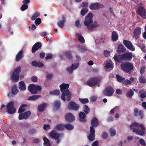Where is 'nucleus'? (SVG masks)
<instances>
[{
    "label": "nucleus",
    "instance_id": "20e7f679",
    "mask_svg": "<svg viewBox=\"0 0 146 146\" xmlns=\"http://www.w3.org/2000/svg\"><path fill=\"white\" fill-rule=\"evenodd\" d=\"M69 86V84H68L62 83L60 85V91L62 92L61 96V99L64 101L66 100L65 96H67L66 100L70 101L71 99V94L69 92L68 89H67Z\"/></svg>",
    "mask_w": 146,
    "mask_h": 146
},
{
    "label": "nucleus",
    "instance_id": "4468645a",
    "mask_svg": "<svg viewBox=\"0 0 146 146\" xmlns=\"http://www.w3.org/2000/svg\"><path fill=\"white\" fill-rule=\"evenodd\" d=\"M121 69L124 71L128 72L133 68V64H121Z\"/></svg>",
    "mask_w": 146,
    "mask_h": 146
},
{
    "label": "nucleus",
    "instance_id": "72a5a7b5",
    "mask_svg": "<svg viewBox=\"0 0 146 146\" xmlns=\"http://www.w3.org/2000/svg\"><path fill=\"white\" fill-rule=\"evenodd\" d=\"M44 141V144L45 146H50V144L49 140L46 137H44L43 138Z\"/></svg>",
    "mask_w": 146,
    "mask_h": 146
},
{
    "label": "nucleus",
    "instance_id": "c756f323",
    "mask_svg": "<svg viewBox=\"0 0 146 146\" xmlns=\"http://www.w3.org/2000/svg\"><path fill=\"white\" fill-rule=\"evenodd\" d=\"M23 51H20L17 54L16 58V60L17 61H19L22 57L23 56Z\"/></svg>",
    "mask_w": 146,
    "mask_h": 146
},
{
    "label": "nucleus",
    "instance_id": "c85d7f7f",
    "mask_svg": "<svg viewBox=\"0 0 146 146\" xmlns=\"http://www.w3.org/2000/svg\"><path fill=\"white\" fill-rule=\"evenodd\" d=\"M60 102L59 101L56 100L53 103V107L56 109H58L60 107Z\"/></svg>",
    "mask_w": 146,
    "mask_h": 146
},
{
    "label": "nucleus",
    "instance_id": "4be33fe9",
    "mask_svg": "<svg viewBox=\"0 0 146 146\" xmlns=\"http://www.w3.org/2000/svg\"><path fill=\"white\" fill-rule=\"evenodd\" d=\"M41 46V44L40 42H37L33 46L32 51L34 53Z\"/></svg>",
    "mask_w": 146,
    "mask_h": 146
},
{
    "label": "nucleus",
    "instance_id": "39448f33",
    "mask_svg": "<svg viewBox=\"0 0 146 146\" xmlns=\"http://www.w3.org/2000/svg\"><path fill=\"white\" fill-rule=\"evenodd\" d=\"M55 130H52L49 133V136L52 138L56 140L57 143H59L60 142L59 139L60 136H63L62 134H59L55 131H61L64 129V125L60 124L57 125L54 127Z\"/></svg>",
    "mask_w": 146,
    "mask_h": 146
},
{
    "label": "nucleus",
    "instance_id": "f257e3e1",
    "mask_svg": "<svg viewBox=\"0 0 146 146\" xmlns=\"http://www.w3.org/2000/svg\"><path fill=\"white\" fill-rule=\"evenodd\" d=\"M93 15L92 13H89L86 17L84 24L87 27L89 30L93 31L99 27V24L96 21L93 23L92 19Z\"/></svg>",
    "mask_w": 146,
    "mask_h": 146
},
{
    "label": "nucleus",
    "instance_id": "2f4dec72",
    "mask_svg": "<svg viewBox=\"0 0 146 146\" xmlns=\"http://www.w3.org/2000/svg\"><path fill=\"white\" fill-rule=\"evenodd\" d=\"M116 77L117 81L120 83H123V81L125 80V78L122 77L118 74L116 75Z\"/></svg>",
    "mask_w": 146,
    "mask_h": 146
},
{
    "label": "nucleus",
    "instance_id": "5701e85b",
    "mask_svg": "<svg viewBox=\"0 0 146 146\" xmlns=\"http://www.w3.org/2000/svg\"><path fill=\"white\" fill-rule=\"evenodd\" d=\"M47 106V104L46 103L39 105L38 107V111L40 112L42 111Z\"/></svg>",
    "mask_w": 146,
    "mask_h": 146
},
{
    "label": "nucleus",
    "instance_id": "a18cd8bd",
    "mask_svg": "<svg viewBox=\"0 0 146 146\" xmlns=\"http://www.w3.org/2000/svg\"><path fill=\"white\" fill-rule=\"evenodd\" d=\"M64 21L63 20L61 21H59L58 23V25L60 28H62L64 25Z\"/></svg>",
    "mask_w": 146,
    "mask_h": 146
},
{
    "label": "nucleus",
    "instance_id": "b1692460",
    "mask_svg": "<svg viewBox=\"0 0 146 146\" xmlns=\"http://www.w3.org/2000/svg\"><path fill=\"white\" fill-rule=\"evenodd\" d=\"M19 88L21 91L25 90H26L25 84L24 82L21 81L19 82Z\"/></svg>",
    "mask_w": 146,
    "mask_h": 146
},
{
    "label": "nucleus",
    "instance_id": "774afa93",
    "mask_svg": "<svg viewBox=\"0 0 146 146\" xmlns=\"http://www.w3.org/2000/svg\"><path fill=\"white\" fill-rule=\"evenodd\" d=\"M99 142L98 141H96L92 143V146H99Z\"/></svg>",
    "mask_w": 146,
    "mask_h": 146
},
{
    "label": "nucleus",
    "instance_id": "8fccbe9b",
    "mask_svg": "<svg viewBox=\"0 0 146 146\" xmlns=\"http://www.w3.org/2000/svg\"><path fill=\"white\" fill-rule=\"evenodd\" d=\"M145 66H142L140 69V73L141 75H143L145 72Z\"/></svg>",
    "mask_w": 146,
    "mask_h": 146
},
{
    "label": "nucleus",
    "instance_id": "13d9d810",
    "mask_svg": "<svg viewBox=\"0 0 146 146\" xmlns=\"http://www.w3.org/2000/svg\"><path fill=\"white\" fill-rule=\"evenodd\" d=\"M31 79L32 82H36L37 80V77L35 76H33L32 77Z\"/></svg>",
    "mask_w": 146,
    "mask_h": 146
},
{
    "label": "nucleus",
    "instance_id": "412c9836",
    "mask_svg": "<svg viewBox=\"0 0 146 146\" xmlns=\"http://www.w3.org/2000/svg\"><path fill=\"white\" fill-rule=\"evenodd\" d=\"M79 120L82 122H85L86 121L85 119L86 115L85 113L83 112H80L79 113Z\"/></svg>",
    "mask_w": 146,
    "mask_h": 146
},
{
    "label": "nucleus",
    "instance_id": "393cba45",
    "mask_svg": "<svg viewBox=\"0 0 146 146\" xmlns=\"http://www.w3.org/2000/svg\"><path fill=\"white\" fill-rule=\"evenodd\" d=\"M135 91V89H133V90L130 89L128 91L126 94V96L127 98H131L132 96L134 95V92Z\"/></svg>",
    "mask_w": 146,
    "mask_h": 146
},
{
    "label": "nucleus",
    "instance_id": "6e6552de",
    "mask_svg": "<svg viewBox=\"0 0 146 146\" xmlns=\"http://www.w3.org/2000/svg\"><path fill=\"white\" fill-rule=\"evenodd\" d=\"M21 67H18L15 69L11 76L12 80L14 82H17L19 80V73L21 72Z\"/></svg>",
    "mask_w": 146,
    "mask_h": 146
},
{
    "label": "nucleus",
    "instance_id": "a211bd4d",
    "mask_svg": "<svg viewBox=\"0 0 146 146\" xmlns=\"http://www.w3.org/2000/svg\"><path fill=\"white\" fill-rule=\"evenodd\" d=\"M102 5L97 3H94L91 4L89 6V8L91 10H98L102 7Z\"/></svg>",
    "mask_w": 146,
    "mask_h": 146
},
{
    "label": "nucleus",
    "instance_id": "dca6fc26",
    "mask_svg": "<svg viewBox=\"0 0 146 146\" xmlns=\"http://www.w3.org/2000/svg\"><path fill=\"white\" fill-rule=\"evenodd\" d=\"M123 44L129 50L134 51L135 50V48L133 46L131 42L127 40H124L123 41Z\"/></svg>",
    "mask_w": 146,
    "mask_h": 146
},
{
    "label": "nucleus",
    "instance_id": "a19ab883",
    "mask_svg": "<svg viewBox=\"0 0 146 146\" xmlns=\"http://www.w3.org/2000/svg\"><path fill=\"white\" fill-rule=\"evenodd\" d=\"M110 133L111 136H113L115 135L116 132L115 129L111 128L110 129Z\"/></svg>",
    "mask_w": 146,
    "mask_h": 146
},
{
    "label": "nucleus",
    "instance_id": "de8ad7c7",
    "mask_svg": "<svg viewBox=\"0 0 146 146\" xmlns=\"http://www.w3.org/2000/svg\"><path fill=\"white\" fill-rule=\"evenodd\" d=\"M131 83V82L130 80L126 79L123 81L122 83L125 85H128L130 84Z\"/></svg>",
    "mask_w": 146,
    "mask_h": 146
},
{
    "label": "nucleus",
    "instance_id": "e433bc0d",
    "mask_svg": "<svg viewBox=\"0 0 146 146\" xmlns=\"http://www.w3.org/2000/svg\"><path fill=\"white\" fill-rule=\"evenodd\" d=\"M40 13L38 12H36L34 13L33 15L32 18L31 20H35L39 16Z\"/></svg>",
    "mask_w": 146,
    "mask_h": 146
},
{
    "label": "nucleus",
    "instance_id": "49530a36",
    "mask_svg": "<svg viewBox=\"0 0 146 146\" xmlns=\"http://www.w3.org/2000/svg\"><path fill=\"white\" fill-rule=\"evenodd\" d=\"M28 8V6L27 5L23 4L21 7V9L22 11H24Z\"/></svg>",
    "mask_w": 146,
    "mask_h": 146
},
{
    "label": "nucleus",
    "instance_id": "a878e982",
    "mask_svg": "<svg viewBox=\"0 0 146 146\" xmlns=\"http://www.w3.org/2000/svg\"><path fill=\"white\" fill-rule=\"evenodd\" d=\"M118 38V36L117 33L115 31H113L111 34V38L113 41H117Z\"/></svg>",
    "mask_w": 146,
    "mask_h": 146
},
{
    "label": "nucleus",
    "instance_id": "6e6d98bb",
    "mask_svg": "<svg viewBox=\"0 0 146 146\" xmlns=\"http://www.w3.org/2000/svg\"><path fill=\"white\" fill-rule=\"evenodd\" d=\"M52 56V55L51 54H46L45 57L46 60H48L51 58Z\"/></svg>",
    "mask_w": 146,
    "mask_h": 146
},
{
    "label": "nucleus",
    "instance_id": "052dcab7",
    "mask_svg": "<svg viewBox=\"0 0 146 146\" xmlns=\"http://www.w3.org/2000/svg\"><path fill=\"white\" fill-rule=\"evenodd\" d=\"M26 110V109L23 108H22L20 107L18 111V113H20L25 111Z\"/></svg>",
    "mask_w": 146,
    "mask_h": 146
},
{
    "label": "nucleus",
    "instance_id": "f03ea898",
    "mask_svg": "<svg viewBox=\"0 0 146 146\" xmlns=\"http://www.w3.org/2000/svg\"><path fill=\"white\" fill-rule=\"evenodd\" d=\"M131 129L136 134L143 136L146 133L145 128L144 125L135 122L130 126Z\"/></svg>",
    "mask_w": 146,
    "mask_h": 146
},
{
    "label": "nucleus",
    "instance_id": "0eeeda50",
    "mask_svg": "<svg viewBox=\"0 0 146 146\" xmlns=\"http://www.w3.org/2000/svg\"><path fill=\"white\" fill-rule=\"evenodd\" d=\"M42 87L40 86H36L33 84H31L28 87L29 91L32 94H37L38 91H40L42 89Z\"/></svg>",
    "mask_w": 146,
    "mask_h": 146
},
{
    "label": "nucleus",
    "instance_id": "680f3d73",
    "mask_svg": "<svg viewBox=\"0 0 146 146\" xmlns=\"http://www.w3.org/2000/svg\"><path fill=\"white\" fill-rule=\"evenodd\" d=\"M19 119L20 120H22V119H25L24 115L23 113H21L19 114Z\"/></svg>",
    "mask_w": 146,
    "mask_h": 146
},
{
    "label": "nucleus",
    "instance_id": "cd10ccee",
    "mask_svg": "<svg viewBox=\"0 0 146 146\" xmlns=\"http://www.w3.org/2000/svg\"><path fill=\"white\" fill-rule=\"evenodd\" d=\"M76 36L78 39L82 43H83L84 42V39L81 34L77 33H76Z\"/></svg>",
    "mask_w": 146,
    "mask_h": 146
},
{
    "label": "nucleus",
    "instance_id": "864d4df0",
    "mask_svg": "<svg viewBox=\"0 0 146 146\" xmlns=\"http://www.w3.org/2000/svg\"><path fill=\"white\" fill-rule=\"evenodd\" d=\"M139 142L143 146H145L146 145L145 141L142 139H139Z\"/></svg>",
    "mask_w": 146,
    "mask_h": 146
},
{
    "label": "nucleus",
    "instance_id": "69168bd1",
    "mask_svg": "<svg viewBox=\"0 0 146 146\" xmlns=\"http://www.w3.org/2000/svg\"><path fill=\"white\" fill-rule=\"evenodd\" d=\"M75 24L76 26L78 27H79L80 26V21L78 20H77L75 21Z\"/></svg>",
    "mask_w": 146,
    "mask_h": 146
},
{
    "label": "nucleus",
    "instance_id": "c9c22d12",
    "mask_svg": "<svg viewBox=\"0 0 146 146\" xmlns=\"http://www.w3.org/2000/svg\"><path fill=\"white\" fill-rule=\"evenodd\" d=\"M83 111L86 114H88L90 111V109L87 105H84L83 107Z\"/></svg>",
    "mask_w": 146,
    "mask_h": 146
},
{
    "label": "nucleus",
    "instance_id": "0e129e2a",
    "mask_svg": "<svg viewBox=\"0 0 146 146\" xmlns=\"http://www.w3.org/2000/svg\"><path fill=\"white\" fill-rule=\"evenodd\" d=\"M40 35L42 37L46 36L47 35V33L45 31L41 32L40 33Z\"/></svg>",
    "mask_w": 146,
    "mask_h": 146
},
{
    "label": "nucleus",
    "instance_id": "4d7b16f0",
    "mask_svg": "<svg viewBox=\"0 0 146 146\" xmlns=\"http://www.w3.org/2000/svg\"><path fill=\"white\" fill-rule=\"evenodd\" d=\"M108 136L107 133L105 132L104 133H102V137L103 139H107L108 137Z\"/></svg>",
    "mask_w": 146,
    "mask_h": 146
},
{
    "label": "nucleus",
    "instance_id": "6ab92c4d",
    "mask_svg": "<svg viewBox=\"0 0 146 146\" xmlns=\"http://www.w3.org/2000/svg\"><path fill=\"white\" fill-rule=\"evenodd\" d=\"M141 33V28L137 27L133 31V37L137 39L139 38Z\"/></svg>",
    "mask_w": 146,
    "mask_h": 146
},
{
    "label": "nucleus",
    "instance_id": "f3484780",
    "mask_svg": "<svg viewBox=\"0 0 146 146\" xmlns=\"http://www.w3.org/2000/svg\"><path fill=\"white\" fill-rule=\"evenodd\" d=\"M65 118L66 120L69 122H72L75 120L74 116L72 114L70 113H66L65 116Z\"/></svg>",
    "mask_w": 146,
    "mask_h": 146
},
{
    "label": "nucleus",
    "instance_id": "79ce46f5",
    "mask_svg": "<svg viewBox=\"0 0 146 146\" xmlns=\"http://www.w3.org/2000/svg\"><path fill=\"white\" fill-rule=\"evenodd\" d=\"M64 54L66 55V56L69 59H71L72 58V56L70 52H66L64 53Z\"/></svg>",
    "mask_w": 146,
    "mask_h": 146
},
{
    "label": "nucleus",
    "instance_id": "4c0bfd02",
    "mask_svg": "<svg viewBox=\"0 0 146 146\" xmlns=\"http://www.w3.org/2000/svg\"><path fill=\"white\" fill-rule=\"evenodd\" d=\"M23 114L24 115L25 119H27L30 115L31 112L30 111H28L23 113Z\"/></svg>",
    "mask_w": 146,
    "mask_h": 146
},
{
    "label": "nucleus",
    "instance_id": "603ef678",
    "mask_svg": "<svg viewBox=\"0 0 146 146\" xmlns=\"http://www.w3.org/2000/svg\"><path fill=\"white\" fill-rule=\"evenodd\" d=\"M104 54L105 56L108 57L110 55V52L107 50H105L104 51Z\"/></svg>",
    "mask_w": 146,
    "mask_h": 146
},
{
    "label": "nucleus",
    "instance_id": "f704fd0d",
    "mask_svg": "<svg viewBox=\"0 0 146 146\" xmlns=\"http://www.w3.org/2000/svg\"><path fill=\"white\" fill-rule=\"evenodd\" d=\"M125 48L122 44L119 45L117 47V51L120 52H123L125 51Z\"/></svg>",
    "mask_w": 146,
    "mask_h": 146
},
{
    "label": "nucleus",
    "instance_id": "c03bdc74",
    "mask_svg": "<svg viewBox=\"0 0 146 146\" xmlns=\"http://www.w3.org/2000/svg\"><path fill=\"white\" fill-rule=\"evenodd\" d=\"M139 81L141 83L145 84L146 82V79L143 77L141 76L139 78Z\"/></svg>",
    "mask_w": 146,
    "mask_h": 146
},
{
    "label": "nucleus",
    "instance_id": "2eb2a0df",
    "mask_svg": "<svg viewBox=\"0 0 146 146\" xmlns=\"http://www.w3.org/2000/svg\"><path fill=\"white\" fill-rule=\"evenodd\" d=\"M133 110V115L137 117L139 116L141 119H143L144 117V113L143 110H141L139 111L136 108H135Z\"/></svg>",
    "mask_w": 146,
    "mask_h": 146
},
{
    "label": "nucleus",
    "instance_id": "e2e57ef3",
    "mask_svg": "<svg viewBox=\"0 0 146 146\" xmlns=\"http://www.w3.org/2000/svg\"><path fill=\"white\" fill-rule=\"evenodd\" d=\"M29 28L32 30H34L36 28V26L34 24H32L31 26H29Z\"/></svg>",
    "mask_w": 146,
    "mask_h": 146
},
{
    "label": "nucleus",
    "instance_id": "9b49d317",
    "mask_svg": "<svg viewBox=\"0 0 146 146\" xmlns=\"http://www.w3.org/2000/svg\"><path fill=\"white\" fill-rule=\"evenodd\" d=\"M137 12L142 18L144 19L146 18V11L143 6L142 4L141 3H140Z\"/></svg>",
    "mask_w": 146,
    "mask_h": 146
},
{
    "label": "nucleus",
    "instance_id": "ddd939ff",
    "mask_svg": "<svg viewBox=\"0 0 146 146\" xmlns=\"http://www.w3.org/2000/svg\"><path fill=\"white\" fill-rule=\"evenodd\" d=\"M67 107L69 110L77 111L80 108V105L74 102L71 101L69 103Z\"/></svg>",
    "mask_w": 146,
    "mask_h": 146
},
{
    "label": "nucleus",
    "instance_id": "ea45409f",
    "mask_svg": "<svg viewBox=\"0 0 146 146\" xmlns=\"http://www.w3.org/2000/svg\"><path fill=\"white\" fill-rule=\"evenodd\" d=\"M79 100L82 103L85 104L89 102V100L88 98H79Z\"/></svg>",
    "mask_w": 146,
    "mask_h": 146
},
{
    "label": "nucleus",
    "instance_id": "37998d69",
    "mask_svg": "<svg viewBox=\"0 0 146 146\" xmlns=\"http://www.w3.org/2000/svg\"><path fill=\"white\" fill-rule=\"evenodd\" d=\"M35 23L36 26L38 25L41 22V19L40 18H38L35 19Z\"/></svg>",
    "mask_w": 146,
    "mask_h": 146
},
{
    "label": "nucleus",
    "instance_id": "473e14b6",
    "mask_svg": "<svg viewBox=\"0 0 146 146\" xmlns=\"http://www.w3.org/2000/svg\"><path fill=\"white\" fill-rule=\"evenodd\" d=\"M64 125V129L66 128L68 130H72L74 128L73 126L70 124H66Z\"/></svg>",
    "mask_w": 146,
    "mask_h": 146
},
{
    "label": "nucleus",
    "instance_id": "1a4fd4ad",
    "mask_svg": "<svg viewBox=\"0 0 146 146\" xmlns=\"http://www.w3.org/2000/svg\"><path fill=\"white\" fill-rule=\"evenodd\" d=\"M7 111L9 114H14L16 112V109L14 107V103L13 102H10L7 104Z\"/></svg>",
    "mask_w": 146,
    "mask_h": 146
},
{
    "label": "nucleus",
    "instance_id": "7ed1b4c3",
    "mask_svg": "<svg viewBox=\"0 0 146 146\" xmlns=\"http://www.w3.org/2000/svg\"><path fill=\"white\" fill-rule=\"evenodd\" d=\"M132 57V53L126 52L121 55H117L115 54L113 57V58L116 62L123 63L130 60Z\"/></svg>",
    "mask_w": 146,
    "mask_h": 146
},
{
    "label": "nucleus",
    "instance_id": "58836bf2",
    "mask_svg": "<svg viewBox=\"0 0 146 146\" xmlns=\"http://www.w3.org/2000/svg\"><path fill=\"white\" fill-rule=\"evenodd\" d=\"M88 11V9L87 8H83L81 10V15L82 16H84Z\"/></svg>",
    "mask_w": 146,
    "mask_h": 146
},
{
    "label": "nucleus",
    "instance_id": "3c124183",
    "mask_svg": "<svg viewBox=\"0 0 146 146\" xmlns=\"http://www.w3.org/2000/svg\"><path fill=\"white\" fill-rule=\"evenodd\" d=\"M113 67V64H106V66L105 68V69L106 71H107L108 69L110 68H112Z\"/></svg>",
    "mask_w": 146,
    "mask_h": 146
},
{
    "label": "nucleus",
    "instance_id": "338daca9",
    "mask_svg": "<svg viewBox=\"0 0 146 146\" xmlns=\"http://www.w3.org/2000/svg\"><path fill=\"white\" fill-rule=\"evenodd\" d=\"M139 46L141 48L142 50L143 51L145 52V51L144 50V49L145 47V46L143 44H139Z\"/></svg>",
    "mask_w": 146,
    "mask_h": 146
},
{
    "label": "nucleus",
    "instance_id": "09e8293b",
    "mask_svg": "<svg viewBox=\"0 0 146 146\" xmlns=\"http://www.w3.org/2000/svg\"><path fill=\"white\" fill-rule=\"evenodd\" d=\"M78 49L80 52H84L87 50V49L86 48L83 47H79Z\"/></svg>",
    "mask_w": 146,
    "mask_h": 146
},
{
    "label": "nucleus",
    "instance_id": "423d86ee",
    "mask_svg": "<svg viewBox=\"0 0 146 146\" xmlns=\"http://www.w3.org/2000/svg\"><path fill=\"white\" fill-rule=\"evenodd\" d=\"M91 126L90 127V134L88 136V139L91 141H93L95 138V130L94 128L98 127L99 125V121L96 117H94L92 120Z\"/></svg>",
    "mask_w": 146,
    "mask_h": 146
},
{
    "label": "nucleus",
    "instance_id": "bb28decb",
    "mask_svg": "<svg viewBox=\"0 0 146 146\" xmlns=\"http://www.w3.org/2000/svg\"><path fill=\"white\" fill-rule=\"evenodd\" d=\"M41 97V95H33L29 97L28 98V100H29L34 101L40 98Z\"/></svg>",
    "mask_w": 146,
    "mask_h": 146
},
{
    "label": "nucleus",
    "instance_id": "aec40b11",
    "mask_svg": "<svg viewBox=\"0 0 146 146\" xmlns=\"http://www.w3.org/2000/svg\"><path fill=\"white\" fill-rule=\"evenodd\" d=\"M79 64H72L70 67H67L66 70L69 73H72L73 71L76 69L79 66Z\"/></svg>",
    "mask_w": 146,
    "mask_h": 146
},
{
    "label": "nucleus",
    "instance_id": "f8f14e48",
    "mask_svg": "<svg viewBox=\"0 0 146 146\" xmlns=\"http://www.w3.org/2000/svg\"><path fill=\"white\" fill-rule=\"evenodd\" d=\"M99 82V80L96 77L92 78L87 81V85L90 87H92L96 85Z\"/></svg>",
    "mask_w": 146,
    "mask_h": 146
},
{
    "label": "nucleus",
    "instance_id": "7c9ffc66",
    "mask_svg": "<svg viewBox=\"0 0 146 146\" xmlns=\"http://www.w3.org/2000/svg\"><path fill=\"white\" fill-rule=\"evenodd\" d=\"M19 90L17 89V87L15 85L13 86L12 88L11 92L13 95H16L19 92Z\"/></svg>",
    "mask_w": 146,
    "mask_h": 146
},
{
    "label": "nucleus",
    "instance_id": "9d476101",
    "mask_svg": "<svg viewBox=\"0 0 146 146\" xmlns=\"http://www.w3.org/2000/svg\"><path fill=\"white\" fill-rule=\"evenodd\" d=\"M114 90L111 86L106 87L103 91L104 96H112L114 92Z\"/></svg>",
    "mask_w": 146,
    "mask_h": 146
},
{
    "label": "nucleus",
    "instance_id": "bf43d9fd",
    "mask_svg": "<svg viewBox=\"0 0 146 146\" xmlns=\"http://www.w3.org/2000/svg\"><path fill=\"white\" fill-rule=\"evenodd\" d=\"M43 128L44 130H47L50 128V126L49 125L44 124Z\"/></svg>",
    "mask_w": 146,
    "mask_h": 146
},
{
    "label": "nucleus",
    "instance_id": "5fc2aeb1",
    "mask_svg": "<svg viewBox=\"0 0 146 146\" xmlns=\"http://www.w3.org/2000/svg\"><path fill=\"white\" fill-rule=\"evenodd\" d=\"M36 132V130L35 129H30L29 132V134L32 135L35 133Z\"/></svg>",
    "mask_w": 146,
    "mask_h": 146
}]
</instances>
